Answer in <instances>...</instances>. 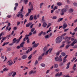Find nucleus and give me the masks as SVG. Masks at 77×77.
I'll list each match as a JSON object with an SVG mask.
<instances>
[{
	"label": "nucleus",
	"instance_id": "nucleus-42",
	"mask_svg": "<svg viewBox=\"0 0 77 77\" xmlns=\"http://www.w3.org/2000/svg\"><path fill=\"white\" fill-rule=\"evenodd\" d=\"M37 19L36 16V15H34V16L33 20H36Z\"/></svg>",
	"mask_w": 77,
	"mask_h": 77
},
{
	"label": "nucleus",
	"instance_id": "nucleus-34",
	"mask_svg": "<svg viewBox=\"0 0 77 77\" xmlns=\"http://www.w3.org/2000/svg\"><path fill=\"white\" fill-rule=\"evenodd\" d=\"M44 5V3L42 2L40 4V8H42V6Z\"/></svg>",
	"mask_w": 77,
	"mask_h": 77
},
{
	"label": "nucleus",
	"instance_id": "nucleus-18",
	"mask_svg": "<svg viewBox=\"0 0 77 77\" xmlns=\"http://www.w3.org/2000/svg\"><path fill=\"white\" fill-rule=\"evenodd\" d=\"M43 33V31H42L41 32H40L38 35V36H41V35Z\"/></svg>",
	"mask_w": 77,
	"mask_h": 77
},
{
	"label": "nucleus",
	"instance_id": "nucleus-19",
	"mask_svg": "<svg viewBox=\"0 0 77 77\" xmlns=\"http://www.w3.org/2000/svg\"><path fill=\"white\" fill-rule=\"evenodd\" d=\"M53 50V48H49L48 50V51H49V53H51V51H52V50Z\"/></svg>",
	"mask_w": 77,
	"mask_h": 77
},
{
	"label": "nucleus",
	"instance_id": "nucleus-27",
	"mask_svg": "<svg viewBox=\"0 0 77 77\" xmlns=\"http://www.w3.org/2000/svg\"><path fill=\"white\" fill-rule=\"evenodd\" d=\"M14 73V72L13 71H11V73H9L8 75L9 76H11V75H12V74Z\"/></svg>",
	"mask_w": 77,
	"mask_h": 77
},
{
	"label": "nucleus",
	"instance_id": "nucleus-62",
	"mask_svg": "<svg viewBox=\"0 0 77 77\" xmlns=\"http://www.w3.org/2000/svg\"><path fill=\"white\" fill-rule=\"evenodd\" d=\"M18 5V3H16L15 4V6H16V7H17Z\"/></svg>",
	"mask_w": 77,
	"mask_h": 77
},
{
	"label": "nucleus",
	"instance_id": "nucleus-24",
	"mask_svg": "<svg viewBox=\"0 0 77 77\" xmlns=\"http://www.w3.org/2000/svg\"><path fill=\"white\" fill-rule=\"evenodd\" d=\"M65 46V44H63L61 45H60V48H62V47H63Z\"/></svg>",
	"mask_w": 77,
	"mask_h": 77
},
{
	"label": "nucleus",
	"instance_id": "nucleus-6",
	"mask_svg": "<svg viewBox=\"0 0 77 77\" xmlns=\"http://www.w3.org/2000/svg\"><path fill=\"white\" fill-rule=\"evenodd\" d=\"M27 57V56L26 55H24L21 57V59H26Z\"/></svg>",
	"mask_w": 77,
	"mask_h": 77
},
{
	"label": "nucleus",
	"instance_id": "nucleus-4",
	"mask_svg": "<svg viewBox=\"0 0 77 77\" xmlns=\"http://www.w3.org/2000/svg\"><path fill=\"white\" fill-rule=\"evenodd\" d=\"M16 41V39H13V42H12V43L9 44L8 45H10V46H12V45L13 44H14V43H15Z\"/></svg>",
	"mask_w": 77,
	"mask_h": 77
},
{
	"label": "nucleus",
	"instance_id": "nucleus-26",
	"mask_svg": "<svg viewBox=\"0 0 77 77\" xmlns=\"http://www.w3.org/2000/svg\"><path fill=\"white\" fill-rule=\"evenodd\" d=\"M61 54L63 56H65L66 55V54H65V53H64V52H62Z\"/></svg>",
	"mask_w": 77,
	"mask_h": 77
},
{
	"label": "nucleus",
	"instance_id": "nucleus-37",
	"mask_svg": "<svg viewBox=\"0 0 77 77\" xmlns=\"http://www.w3.org/2000/svg\"><path fill=\"white\" fill-rule=\"evenodd\" d=\"M20 23H21L20 21H17V26H19V24H20Z\"/></svg>",
	"mask_w": 77,
	"mask_h": 77
},
{
	"label": "nucleus",
	"instance_id": "nucleus-13",
	"mask_svg": "<svg viewBox=\"0 0 77 77\" xmlns=\"http://www.w3.org/2000/svg\"><path fill=\"white\" fill-rule=\"evenodd\" d=\"M54 68H57L58 67V65L57 64H55L54 65Z\"/></svg>",
	"mask_w": 77,
	"mask_h": 77
},
{
	"label": "nucleus",
	"instance_id": "nucleus-23",
	"mask_svg": "<svg viewBox=\"0 0 77 77\" xmlns=\"http://www.w3.org/2000/svg\"><path fill=\"white\" fill-rule=\"evenodd\" d=\"M2 36H3L4 35V32H2L0 34V37H1L2 36Z\"/></svg>",
	"mask_w": 77,
	"mask_h": 77
},
{
	"label": "nucleus",
	"instance_id": "nucleus-45",
	"mask_svg": "<svg viewBox=\"0 0 77 77\" xmlns=\"http://www.w3.org/2000/svg\"><path fill=\"white\" fill-rule=\"evenodd\" d=\"M6 37L2 36V37L0 38V39H6Z\"/></svg>",
	"mask_w": 77,
	"mask_h": 77
},
{
	"label": "nucleus",
	"instance_id": "nucleus-33",
	"mask_svg": "<svg viewBox=\"0 0 77 77\" xmlns=\"http://www.w3.org/2000/svg\"><path fill=\"white\" fill-rule=\"evenodd\" d=\"M32 54H31V55H30L28 57V59H29V60H30V59L32 58Z\"/></svg>",
	"mask_w": 77,
	"mask_h": 77
},
{
	"label": "nucleus",
	"instance_id": "nucleus-52",
	"mask_svg": "<svg viewBox=\"0 0 77 77\" xmlns=\"http://www.w3.org/2000/svg\"><path fill=\"white\" fill-rule=\"evenodd\" d=\"M12 16H11V15H8L7 16V17L8 18H11V17Z\"/></svg>",
	"mask_w": 77,
	"mask_h": 77
},
{
	"label": "nucleus",
	"instance_id": "nucleus-9",
	"mask_svg": "<svg viewBox=\"0 0 77 77\" xmlns=\"http://www.w3.org/2000/svg\"><path fill=\"white\" fill-rule=\"evenodd\" d=\"M24 44H25V42H22L20 44V47H23V46H24Z\"/></svg>",
	"mask_w": 77,
	"mask_h": 77
},
{
	"label": "nucleus",
	"instance_id": "nucleus-32",
	"mask_svg": "<svg viewBox=\"0 0 77 77\" xmlns=\"http://www.w3.org/2000/svg\"><path fill=\"white\" fill-rule=\"evenodd\" d=\"M16 72H14V73H13V74L12 76L13 77H14V76H15V75H16Z\"/></svg>",
	"mask_w": 77,
	"mask_h": 77
},
{
	"label": "nucleus",
	"instance_id": "nucleus-43",
	"mask_svg": "<svg viewBox=\"0 0 77 77\" xmlns=\"http://www.w3.org/2000/svg\"><path fill=\"white\" fill-rule=\"evenodd\" d=\"M62 36H60L57 37L56 39H62Z\"/></svg>",
	"mask_w": 77,
	"mask_h": 77
},
{
	"label": "nucleus",
	"instance_id": "nucleus-22",
	"mask_svg": "<svg viewBox=\"0 0 77 77\" xmlns=\"http://www.w3.org/2000/svg\"><path fill=\"white\" fill-rule=\"evenodd\" d=\"M57 6H60L62 5V4L60 2H58L57 3Z\"/></svg>",
	"mask_w": 77,
	"mask_h": 77
},
{
	"label": "nucleus",
	"instance_id": "nucleus-1",
	"mask_svg": "<svg viewBox=\"0 0 77 77\" xmlns=\"http://www.w3.org/2000/svg\"><path fill=\"white\" fill-rule=\"evenodd\" d=\"M73 40H74L73 42H72L71 43V44H70V45L72 47H73V46H74V45L75 44V43H76V42H77V39H71V41H73Z\"/></svg>",
	"mask_w": 77,
	"mask_h": 77
},
{
	"label": "nucleus",
	"instance_id": "nucleus-58",
	"mask_svg": "<svg viewBox=\"0 0 77 77\" xmlns=\"http://www.w3.org/2000/svg\"><path fill=\"white\" fill-rule=\"evenodd\" d=\"M16 41H17V43H18V42L20 41V39H19L17 40H16Z\"/></svg>",
	"mask_w": 77,
	"mask_h": 77
},
{
	"label": "nucleus",
	"instance_id": "nucleus-38",
	"mask_svg": "<svg viewBox=\"0 0 77 77\" xmlns=\"http://www.w3.org/2000/svg\"><path fill=\"white\" fill-rule=\"evenodd\" d=\"M34 30H35V28H33L31 30L30 32H33Z\"/></svg>",
	"mask_w": 77,
	"mask_h": 77
},
{
	"label": "nucleus",
	"instance_id": "nucleus-57",
	"mask_svg": "<svg viewBox=\"0 0 77 77\" xmlns=\"http://www.w3.org/2000/svg\"><path fill=\"white\" fill-rule=\"evenodd\" d=\"M20 16V13L18 14H16V17H19Z\"/></svg>",
	"mask_w": 77,
	"mask_h": 77
},
{
	"label": "nucleus",
	"instance_id": "nucleus-21",
	"mask_svg": "<svg viewBox=\"0 0 77 77\" xmlns=\"http://www.w3.org/2000/svg\"><path fill=\"white\" fill-rule=\"evenodd\" d=\"M59 57H55V61H58L59 60Z\"/></svg>",
	"mask_w": 77,
	"mask_h": 77
},
{
	"label": "nucleus",
	"instance_id": "nucleus-51",
	"mask_svg": "<svg viewBox=\"0 0 77 77\" xmlns=\"http://www.w3.org/2000/svg\"><path fill=\"white\" fill-rule=\"evenodd\" d=\"M65 9H68V5H66L65 6Z\"/></svg>",
	"mask_w": 77,
	"mask_h": 77
},
{
	"label": "nucleus",
	"instance_id": "nucleus-50",
	"mask_svg": "<svg viewBox=\"0 0 77 77\" xmlns=\"http://www.w3.org/2000/svg\"><path fill=\"white\" fill-rule=\"evenodd\" d=\"M73 4L75 6H77V3H73Z\"/></svg>",
	"mask_w": 77,
	"mask_h": 77
},
{
	"label": "nucleus",
	"instance_id": "nucleus-20",
	"mask_svg": "<svg viewBox=\"0 0 77 77\" xmlns=\"http://www.w3.org/2000/svg\"><path fill=\"white\" fill-rule=\"evenodd\" d=\"M33 15H31L30 16V18H29V20H33Z\"/></svg>",
	"mask_w": 77,
	"mask_h": 77
},
{
	"label": "nucleus",
	"instance_id": "nucleus-3",
	"mask_svg": "<svg viewBox=\"0 0 77 77\" xmlns=\"http://www.w3.org/2000/svg\"><path fill=\"white\" fill-rule=\"evenodd\" d=\"M62 74V72H61L60 73L58 72L55 74V77H60Z\"/></svg>",
	"mask_w": 77,
	"mask_h": 77
},
{
	"label": "nucleus",
	"instance_id": "nucleus-40",
	"mask_svg": "<svg viewBox=\"0 0 77 77\" xmlns=\"http://www.w3.org/2000/svg\"><path fill=\"white\" fill-rule=\"evenodd\" d=\"M77 48V45H75L74 47H72V48Z\"/></svg>",
	"mask_w": 77,
	"mask_h": 77
},
{
	"label": "nucleus",
	"instance_id": "nucleus-41",
	"mask_svg": "<svg viewBox=\"0 0 77 77\" xmlns=\"http://www.w3.org/2000/svg\"><path fill=\"white\" fill-rule=\"evenodd\" d=\"M64 64V63H63L62 62H61L59 64V65L60 66H62V65H63Z\"/></svg>",
	"mask_w": 77,
	"mask_h": 77
},
{
	"label": "nucleus",
	"instance_id": "nucleus-53",
	"mask_svg": "<svg viewBox=\"0 0 77 77\" xmlns=\"http://www.w3.org/2000/svg\"><path fill=\"white\" fill-rule=\"evenodd\" d=\"M24 2L25 3V4H26L27 3V2H28V1H27V0H24Z\"/></svg>",
	"mask_w": 77,
	"mask_h": 77
},
{
	"label": "nucleus",
	"instance_id": "nucleus-59",
	"mask_svg": "<svg viewBox=\"0 0 77 77\" xmlns=\"http://www.w3.org/2000/svg\"><path fill=\"white\" fill-rule=\"evenodd\" d=\"M23 6L22 7V8L20 10L21 12H23Z\"/></svg>",
	"mask_w": 77,
	"mask_h": 77
},
{
	"label": "nucleus",
	"instance_id": "nucleus-31",
	"mask_svg": "<svg viewBox=\"0 0 77 77\" xmlns=\"http://www.w3.org/2000/svg\"><path fill=\"white\" fill-rule=\"evenodd\" d=\"M70 46V45H67L66 47L65 48H66V49H68V47Z\"/></svg>",
	"mask_w": 77,
	"mask_h": 77
},
{
	"label": "nucleus",
	"instance_id": "nucleus-49",
	"mask_svg": "<svg viewBox=\"0 0 77 77\" xmlns=\"http://www.w3.org/2000/svg\"><path fill=\"white\" fill-rule=\"evenodd\" d=\"M58 60L60 62H62V58H60L58 59Z\"/></svg>",
	"mask_w": 77,
	"mask_h": 77
},
{
	"label": "nucleus",
	"instance_id": "nucleus-63",
	"mask_svg": "<svg viewBox=\"0 0 77 77\" xmlns=\"http://www.w3.org/2000/svg\"><path fill=\"white\" fill-rule=\"evenodd\" d=\"M38 63V61L37 60H36L35 62V65H36Z\"/></svg>",
	"mask_w": 77,
	"mask_h": 77
},
{
	"label": "nucleus",
	"instance_id": "nucleus-64",
	"mask_svg": "<svg viewBox=\"0 0 77 77\" xmlns=\"http://www.w3.org/2000/svg\"><path fill=\"white\" fill-rule=\"evenodd\" d=\"M45 38H48V35L45 36Z\"/></svg>",
	"mask_w": 77,
	"mask_h": 77
},
{
	"label": "nucleus",
	"instance_id": "nucleus-48",
	"mask_svg": "<svg viewBox=\"0 0 77 77\" xmlns=\"http://www.w3.org/2000/svg\"><path fill=\"white\" fill-rule=\"evenodd\" d=\"M63 63H65V62H66V59H63Z\"/></svg>",
	"mask_w": 77,
	"mask_h": 77
},
{
	"label": "nucleus",
	"instance_id": "nucleus-11",
	"mask_svg": "<svg viewBox=\"0 0 77 77\" xmlns=\"http://www.w3.org/2000/svg\"><path fill=\"white\" fill-rule=\"evenodd\" d=\"M47 23L45 22H44L43 23V25H42V27H46V26H47Z\"/></svg>",
	"mask_w": 77,
	"mask_h": 77
},
{
	"label": "nucleus",
	"instance_id": "nucleus-55",
	"mask_svg": "<svg viewBox=\"0 0 77 77\" xmlns=\"http://www.w3.org/2000/svg\"><path fill=\"white\" fill-rule=\"evenodd\" d=\"M57 18V17H56V16H54L52 18L53 19H56Z\"/></svg>",
	"mask_w": 77,
	"mask_h": 77
},
{
	"label": "nucleus",
	"instance_id": "nucleus-56",
	"mask_svg": "<svg viewBox=\"0 0 77 77\" xmlns=\"http://www.w3.org/2000/svg\"><path fill=\"white\" fill-rule=\"evenodd\" d=\"M45 53L44 52V53H42L40 56L42 57V56H44V55L45 54Z\"/></svg>",
	"mask_w": 77,
	"mask_h": 77
},
{
	"label": "nucleus",
	"instance_id": "nucleus-14",
	"mask_svg": "<svg viewBox=\"0 0 77 77\" xmlns=\"http://www.w3.org/2000/svg\"><path fill=\"white\" fill-rule=\"evenodd\" d=\"M29 36L30 35H29V34L26 35L25 36L24 39H29V37H28V36Z\"/></svg>",
	"mask_w": 77,
	"mask_h": 77
},
{
	"label": "nucleus",
	"instance_id": "nucleus-17",
	"mask_svg": "<svg viewBox=\"0 0 77 77\" xmlns=\"http://www.w3.org/2000/svg\"><path fill=\"white\" fill-rule=\"evenodd\" d=\"M9 70L8 69H7V68H5L3 69V71H7Z\"/></svg>",
	"mask_w": 77,
	"mask_h": 77
},
{
	"label": "nucleus",
	"instance_id": "nucleus-39",
	"mask_svg": "<svg viewBox=\"0 0 77 77\" xmlns=\"http://www.w3.org/2000/svg\"><path fill=\"white\" fill-rule=\"evenodd\" d=\"M51 26V23H48V26H47V28H48V27H49V26Z\"/></svg>",
	"mask_w": 77,
	"mask_h": 77
},
{
	"label": "nucleus",
	"instance_id": "nucleus-10",
	"mask_svg": "<svg viewBox=\"0 0 77 77\" xmlns=\"http://www.w3.org/2000/svg\"><path fill=\"white\" fill-rule=\"evenodd\" d=\"M43 53H45V51L47 50V47L45 46L43 49Z\"/></svg>",
	"mask_w": 77,
	"mask_h": 77
},
{
	"label": "nucleus",
	"instance_id": "nucleus-5",
	"mask_svg": "<svg viewBox=\"0 0 77 77\" xmlns=\"http://www.w3.org/2000/svg\"><path fill=\"white\" fill-rule=\"evenodd\" d=\"M62 41V39H56L55 42L56 43H60Z\"/></svg>",
	"mask_w": 77,
	"mask_h": 77
},
{
	"label": "nucleus",
	"instance_id": "nucleus-46",
	"mask_svg": "<svg viewBox=\"0 0 77 77\" xmlns=\"http://www.w3.org/2000/svg\"><path fill=\"white\" fill-rule=\"evenodd\" d=\"M69 11L70 12H73V10H72V9H70L69 10Z\"/></svg>",
	"mask_w": 77,
	"mask_h": 77
},
{
	"label": "nucleus",
	"instance_id": "nucleus-29",
	"mask_svg": "<svg viewBox=\"0 0 77 77\" xmlns=\"http://www.w3.org/2000/svg\"><path fill=\"white\" fill-rule=\"evenodd\" d=\"M31 10H32V11H33V5H31L30 7V9Z\"/></svg>",
	"mask_w": 77,
	"mask_h": 77
},
{
	"label": "nucleus",
	"instance_id": "nucleus-61",
	"mask_svg": "<svg viewBox=\"0 0 77 77\" xmlns=\"http://www.w3.org/2000/svg\"><path fill=\"white\" fill-rule=\"evenodd\" d=\"M77 27H76L75 29H74V32H77Z\"/></svg>",
	"mask_w": 77,
	"mask_h": 77
},
{
	"label": "nucleus",
	"instance_id": "nucleus-36",
	"mask_svg": "<svg viewBox=\"0 0 77 77\" xmlns=\"http://www.w3.org/2000/svg\"><path fill=\"white\" fill-rule=\"evenodd\" d=\"M41 66L42 67H45V65L44 64L42 63L41 64Z\"/></svg>",
	"mask_w": 77,
	"mask_h": 77
},
{
	"label": "nucleus",
	"instance_id": "nucleus-7",
	"mask_svg": "<svg viewBox=\"0 0 77 77\" xmlns=\"http://www.w3.org/2000/svg\"><path fill=\"white\" fill-rule=\"evenodd\" d=\"M63 29H65L67 27V24L66 23H63V26H62Z\"/></svg>",
	"mask_w": 77,
	"mask_h": 77
},
{
	"label": "nucleus",
	"instance_id": "nucleus-16",
	"mask_svg": "<svg viewBox=\"0 0 77 77\" xmlns=\"http://www.w3.org/2000/svg\"><path fill=\"white\" fill-rule=\"evenodd\" d=\"M66 40H65L66 42H67V44H70V43H71V42H68V41H69V39H66Z\"/></svg>",
	"mask_w": 77,
	"mask_h": 77
},
{
	"label": "nucleus",
	"instance_id": "nucleus-60",
	"mask_svg": "<svg viewBox=\"0 0 77 77\" xmlns=\"http://www.w3.org/2000/svg\"><path fill=\"white\" fill-rule=\"evenodd\" d=\"M59 71V69H55V71L56 72H58V71Z\"/></svg>",
	"mask_w": 77,
	"mask_h": 77
},
{
	"label": "nucleus",
	"instance_id": "nucleus-15",
	"mask_svg": "<svg viewBox=\"0 0 77 77\" xmlns=\"http://www.w3.org/2000/svg\"><path fill=\"white\" fill-rule=\"evenodd\" d=\"M62 20H63V18H59L57 20V22L58 23H59V22H60V21H62Z\"/></svg>",
	"mask_w": 77,
	"mask_h": 77
},
{
	"label": "nucleus",
	"instance_id": "nucleus-25",
	"mask_svg": "<svg viewBox=\"0 0 77 77\" xmlns=\"http://www.w3.org/2000/svg\"><path fill=\"white\" fill-rule=\"evenodd\" d=\"M41 59H42V57L41 56H39L38 59V60H41Z\"/></svg>",
	"mask_w": 77,
	"mask_h": 77
},
{
	"label": "nucleus",
	"instance_id": "nucleus-8",
	"mask_svg": "<svg viewBox=\"0 0 77 77\" xmlns=\"http://www.w3.org/2000/svg\"><path fill=\"white\" fill-rule=\"evenodd\" d=\"M32 22H29L26 25V27H29V26L32 25Z\"/></svg>",
	"mask_w": 77,
	"mask_h": 77
},
{
	"label": "nucleus",
	"instance_id": "nucleus-35",
	"mask_svg": "<svg viewBox=\"0 0 77 77\" xmlns=\"http://www.w3.org/2000/svg\"><path fill=\"white\" fill-rule=\"evenodd\" d=\"M57 9V6H55L54 7V8L53 9V10H54V11H55L56 9Z\"/></svg>",
	"mask_w": 77,
	"mask_h": 77
},
{
	"label": "nucleus",
	"instance_id": "nucleus-47",
	"mask_svg": "<svg viewBox=\"0 0 77 77\" xmlns=\"http://www.w3.org/2000/svg\"><path fill=\"white\" fill-rule=\"evenodd\" d=\"M68 28H67V29H64V32H66L67 30H68Z\"/></svg>",
	"mask_w": 77,
	"mask_h": 77
},
{
	"label": "nucleus",
	"instance_id": "nucleus-30",
	"mask_svg": "<svg viewBox=\"0 0 77 77\" xmlns=\"http://www.w3.org/2000/svg\"><path fill=\"white\" fill-rule=\"evenodd\" d=\"M12 63H13V62L12 61L10 62L9 63L8 65L11 66L12 65Z\"/></svg>",
	"mask_w": 77,
	"mask_h": 77
},
{
	"label": "nucleus",
	"instance_id": "nucleus-28",
	"mask_svg": "<svg viewBox=\"0 0 77 77\" xmlns=\"http://www.w3.org/2000/svg\"><path fill=\"white\" fill-rule=\"evenodd\" d=\"M31 9H30L29 8L28 9V13H29H29H30L31 12Z\"/></svg>",
	"mask_w": 77,
	"mask_h": 77
},
{
	"label": "nucleus",
	"instance_id": "nucleus-54",
	"mask_svg": "<svg viewBox=\"0 0 77 77\" xmlns=\"http://www.w3.org/2000/svg\"><path fill=\"white\" fill-rule=\"evenodd\" d=\"M32 73H33V71L32 70H31L29 72V74H32Z\"/></svg>",
	"mask_w": 77,
	"mask_h": 77
},
{
	"label": "nucleus",
	"instance_id": "nucleus-12",
	"mask_svg": "<svg viewBox=\"0 0 77 77\" xmlns=\"http://www.w3.org/2000/svg\"><path fill=\"white\" fill-rule=\"evenodd\" d=\"M38 45H39V44L38 43H37L36 44H35L33 46H32V47L33 48L34 47H37Z\"/></svg>",
	"mask_w": 77,
	"mask_h": 77
},
{
	"label": "nucleus",
	"instance_id": "nucleus-2",
	"mask_svg": "<svg viewBox=\"0 0 77 77\" xmlns=\"http://www.w3.org/2000/svg\"><path fill=\"white\" fill-rule=\"evenodd\" d=\"M66 12V10L65 8H63L61 10V12L60 13V14L62 15H63L65 14V12Z\"/></svg>",
	"mask_w": 77,
	"mask_h": 77
},
{
	"label": "nucleus",
	"instance_id": "nucleus-44",
	"mask_svg": "<svg viewBox=\"0 0 77 77\" xmlns=\"http://www.w3.org/2000/svg\"><path fill=\"white\" fill-rule=\"evenodd\" d=\"M59 53H60V51H59L57 52L56 53V55L57 56H58L59 54Z\"/></svg>",
	"mask_w": 77,
	"mask_h": 77
}]
</instances>
